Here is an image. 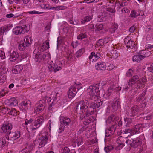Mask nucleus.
I'll return each instance as SVG.
<instances>
[{"label":"nucleus","instance_id":"nucleus-1","mask_svg":"<svg viewBox=\"0 0 153 153\" xmlns=\"http://www.w3.org/2000/svg\"><path fill=\"white\" fill-rule=\"evenodd\" d=\"M87 91L90 96V99L94 102H91V108L93 109L99 108L102 104L103 102L98 99V95H99L100 91L96 86H90L87 89Z\"/></svg>","mask_w":153,"mask_h":153},{"label":"nucleus","instance_id":"nucleus-2","mask_svg":"<svg viewBox=\"0 0 153 153\" xmlns=\"http://www.w3.org/2000/svg\"><path fill=\"white\" fill-rule=\"evenodd\" d=\"M89 103L87 100H84L78 102L76 108V111L77 114L82 115L88 108Z\"/></svg>","mask_w":153,"mask_h":153},{"label":"nucleus","instance_id":"nucleus-3","mask_svg":"<svg viewBox=\"0 0 153 153\" xmlns=\"http://www.w3.org/2000/svg\"><path fill=\"white\" fill-rule=\"evenodd\" d=\"M43 122L42 117L40 116L35 119L34 122L30 126V128L32 130H35L38 129L42 124Z\"/></svg>","mask_w":153,"mask_h":153},{"label":"nucleus","instance_id":"nucleus-4","mask_svg":"<svg viewBox=\"0 0 153 153\" xmlns=\"http://www.w3.org/2000/svg\"><path fill=\"white\" fill-rule=\"evenodd\" d=\"M62 94V91L59 88H57L51 93V97H53V101L51 104V106L55 104L59 99V97Z\"/></svg>","mask_w":153,"mask_h":153},{"label":"nucleus","instance_id":"nucleus-5","mask_svg":"<svg viewBox=\"0 0 153 153\" xmlns=\"http://www.w3.org/2000/svg\"><path fill=\"white\" fill-rule=\"evenodd\" d=\"M46 103V101L45 100L39 101L36 105V108L34 110L35 114H39L42 110H43L45 105Z\"/></svg>","mask_w":153,"mask_h":153},{"label":"nucleus","instance_id":"nucleus-6","mask_svg":"<svg viewBox=\"0 0 153 153\" xmlns=\"http://www.w3.org/2000/svg\"><path fill=\"white\" fill-rule=\"evenodd\" d=\"M49 71L56 72L57 71L61 70V67L55 63H54L52 61H51L48 65Z\"/></svg>","mask_w":153,"mask_h":153},{"label":"nucleus","instance_id":"nucleus-7","mask_svg":"<svg viewBox=\"0 0 153 153\" xmlns=\"http://www.w3.org/2000/svg\"><path fill=\"white\" fill-rule=\"evenodd\" d=\"M124 42L126 47L128 48L132 49L135 46L134 42L129 36L125 38L124 39Z\"/></svg>","mask_w":153,"mask_h":153},{"label":"nucleus","instance_id":"nucleus-8","mask_svg":"<svg viewBox=\"0 0 153 153\" xmlns=\"http://www.w3.org/2000/svg\"><path fill=\"white\" fill-rule=\"evenodd\" d=\"M116 127V125L113 124L109 128L107 129L105 131V137L112 136L114 133Z\"/></svg>","mask_w":153,"mask_h":153},{"label":"nucleus","instance_id":"nucleus-9","mask_svg":"<svg viewBox=\"0 0 153 153\" xmlns=\"http://www.w3.org/2000/svg\"><path fill=\"white\" fill-rule=\"evenodd\" d=\"M76 85L71 86L67 93L68 97L69 98H72L77 93L76 91Z\"/></svg>","mask_w":153,"mask_h":153},{"label":"nucleus","instance_id":"nucleus-10","mask_svg":"<svg viewBox=\"0 0 153 153\" xmlns=\"http://www.w3.org/2000/svg\"><path fill=\"white\" fill-rule=\"evenodd\" d=\"M8 137H7V140L8 141L9 140V137L10 138V140L13 141V140H15L16 139L20 137V134L18 131H17L15 132H10L8 134ZM12 143L13 142V141L11 142Z\"/></svg>","mask_w":153,"mask_h":153},{"label":"nucleus","instance_id":"nucleus-11","mask_svg":"<svg viewBox=\"0 0 153 153\" xmlns=\"http://www.w3.org/2000/svg\"><path fill=\"white\" fill-rule=\"evenodd\" d=\"M25 27L22 26H16L13 30V33L16 35L23 34L25 33Z\"/></svg>","mask_w":153,"mask_h":153},{"label":"nucleus","instance_id":"nucleus-12","mask_svg":"<svg viewBox=\"0 0 153 153\" xmlns=\"http://www.w3.org/2000/svg\"><path fill=\"white\" fill-rule=\"evenodd\" d=\"M5 103L8 106L13 107L17 105L18 101L15 98L13 97L6 100L5 101Z\"/></svg>","mask_w":153,"mask_h":153},{"label":"nucleus","instance_id":"nucleus-13","mask_svg":"<svg viewBox=\"0 0 153 153\" xmlns=\"http://www.w3.org/2000/svg\"><path fill=\"white\" fill-rule=\"evenodd\" d=\"M119 119V117L117 115H110L106 120L107 123H112L113 124L116 125L117 121Z\"/></svg>","mask_w":153,"mask_h":153},{"label":"nucleus","instance_id":"nucleus-14","mask_svg":"<svg viewBox=\"0 0 153 153\" xmlns=\"http://www.w3.org/2000/svg\"><path fill=\"white\" fill-rule=\"evenodd\" d=\"M12 128V125L11 124H3L0 129V132L1 133H6L11 130Z\"/></svg>","mask_w":153,"mask_h":153},{"label":"nucleus","instance_id":"nucleus-15","mask_svg":"<svg viewBox=\"0 0 153 153\" xmlns=\"http://www.w3.org/2000/svg\"><path fill=\"white\" fill-rule=\"evenodd\" d=\"M95 67L97 70L103 71L106 69V65L104 62H99L96 64Z\"/></svg>","mask_w":153,"mask_h":153},{"label":"nucleus","instance_id":"nucleus-16","mask_svg":"<svg viewBox=\"0 0 153 153\" xmlns=\"http://www.w3.org/2000/svg\"><path fill=\"white\" fill-rule=\"evenodd\" d=\"M100 56V54L98 53L92 52L91 53L90 55L89 56V59L90 61L93 62V61H96Z\"/></svg>","mask_w":153,"mask_h":153},{"label":"nucleus","instance_id":"nucleus-17","mask_svg":"<svg viewBox=\"0 0 153 153\" xmlns=\"http://www.w3.org/2000/svg\"><path fill=\"white\" fill-rule=\"evenodd\" d=\"M146 82V79L145 77H143L142 79H139L137 84V88H140L145 87V83Z\"/></svg>","mask_w":153,"mask_h":153},{"label":"nucleus","instance_id":"nucleus-18","mask_svg":"<svg viewBox=\"0 0 153 153\" xmlns=\"http://www.w3.org/2000/svg\"><path fill=\"white\" fill-rule=\"evenodd\" d=\"M142 144L141 139L137 137L132 142L131 146L134 148H136Z\"/></svg>","mask_w":153,"mask_h":153},{"label":"nucleus","instance_id":"nucleus-19","mask_svg":"<svg viewBox=\"0 0 153 153\" xmlns=\"http://www.w3.org/2000/svg\"><path fill=\"white\" fill-rule=\"evenodd\" d=\"M19 56V55L18 52L13 51L10 53L9 59L11 62H14L17 60Z\"/></svg>","mask_w":153,"mask_h":153},{"label":"nucleus","instance_id":"nucleus-20","mask_svg":"<svg viewBox=\"0 0 153 153\" xmlns=\"http://www.w3.org/2000/svg\"><path fill=\"white\" fill-rule=\"evenodd\" d=\"M125 141L126 143L127 144L128 143L129 141H130V140L126 139V137L124 138L123 137L121 136L118 138L117 140V142L119 145H122V146H124V142Z\"/></svg>","mask_w":153,"mask_h":153},{"label":"nucleus","instance_id":"nucleus-21","mask_svg":"<svg viewBox=\"0 0 153 153\" xmlns=\"http://www.w3.org/2000/svg\"><path fill=\"white\" fill-rule=\"evenodd\" d=\"M139 53L143 56V59L145 57H148L151 53V52L148 50L145 49V50H142L139 51Z\"/></svg>","mask_w":153,"mask_h":153},{"label":"nucleus","instance_id":"nucleus-22","mask_svg":"<svg viewBox=\"0 0 153 153\" xmlns=\"http://www.w3.org/2000/svg\"><path fill=\"white\" fill-rule=\"evenodd\" d=\"M142 125L141 124H137L135 125L134 130H133V134H138L140 131V130L142 129Z\"/></svg>","mask_w":153,"mask_h":153},{"label":"nucleus","instance_id":"nucleus-23","mask_svg":"<svg viewBox=\"0 0 153 153\" xmlns=\"http://www.w3.org/2000/svg\"><path fill=\"white\" fill-rule=\"evenodd\" d=\"M7 137L2 138L0 139V148H2L4 147L5 145L7 144L8 143H12L11 142H8L6 141V139H7Z\"/></svg>","mask_w":153,"mask_h":153},{"label":"nucleus","instance_id":"nucleus-24","mask_svg":"<svg viewBox=\"0 0 153 153\" xmlns=\"http://www.w3.org/2000/svg\"><path fill=\"white\" fill-rule=\"evenodd\" d=\"M132 59L133 62H139L143 59V58L139 52L137 55H135L133 56Z\"/></svg>","mask_w":153,"mask_h":153},{"label":"nucleus","instance_id":"nucleus-25","mask_svg":"<svg viewBox=\"0 0 153 153\" xmlns=\"http://www.w3.org/2000/svg\"><path fill=\"white\" fill-rule=\"evenodd\" d=\"M48 139V137L47 136H43L40 139V143L39 145L42 147L44 146L46 143Z\"/></svg>","mask_w":153,"mask_h":153},{"label":"nucleus","instance_id":"nucleus-26","mask_svg":"<svg viewBox=\"0 0 153 153\" xmlns=\"http://www.w3.org/2000/svg\"><path fill=\"white\" fill-rule=\"evenodd\" d=\"M31 105L30 102L29 100H26L21 102V105L23 108L25 109H27Z\"/></svg>","mask_w":153,"mask_h":153},{"label":"nucleus","instance_id":"nucleus-27","mask_svg":"<svg viewBox=\"0 0 153 153\" xmlns=\"http://www.w3.org/2000/svg\"><path fill=\"white\" fill-rule=\"evenodd\" d=\"M60 120L61 123H62L65 125H68L70 122V120L69 118L66 117H64V116L61 117L60 118Z\"/></svg>","mask_w":153,"mask_h":153},{"label":"nucleus","instance_id":"nucleus-28","mask_svg":"<svg viewBox=\"0 0 153 153\" xmlns=\"http://www.w3.org/2000/svg\"><path fill=\"white\" fill-rule=\"evenodd\" d=\"M119 53H118V51L115 49L113 48L111 52L110 55L111 58L115 59L119 55Z\"/></svg>","mask_w":153,"mask_h":153},{"label":"nucleus","instance_id":"nucleus-29","mask_svg":"<svg viewBox=\"0 0 153 153\" xmlns=\"http://www.w3.org/2000/svg\"><path fill=\"white\" fill-rule=\"evenodd\" d=\"M120 102L119 99H118L114 101L112 105L113 109L115 111L116 110L118 107L120 106Z\"/></svg>","mask_w":153,"mask_h":153},{"label":"nucleus","instance_id":"nucleus-30","mask_svg":"<svg viewBox=\"0 0 153 153\" xmlns=\"http://www.w3.org/2000/svg\"><path fill=\"white\" fill-rule=\"evenodd\" d=\"M96 117L94 116H91L89 117V119H86L85 120L84 122V124L85 125H88L91 122H94V120H95Z\"/></svg>","mask_w":153,"mask_h":153},{"label":"nucleus","instance_id":"nucleus-31","mask_svg":"<svg viewBox=\"0 0 153 153\" xmlns=\"http://www.w3.org/2000/svg\"><path fill=\"white\" fill-rule=\"evenodd\" d=\"M42 55L40 52H38L35 55V59L36 62H40L42 60Z\"/></svg>","mask_w":153,"mask_h":153},{"label":"nucleus","instance_id":"nucleus-32","mask_svg":"<svg viewBox=\"0 0 153 153\" xmlns=\"http://www.w3.org/2000/svg\"><path fill=\"white\" fill-rule=\"evenodd\" d=\"M24 42H25L26 46H28L31 44V39L30 36H27L24 38Z\"/></svg>","mask_w":153,"mask_h":153},{"label":"nucleus","instance_id":"nucleus-33","mask_svg":"<svg viewBox=\"0 0 153 153\" xmlns=\"http://www.w3.org/2000/svg\"><path fill=\"white\" fill-rule=\"evenodd\" d=\"M31 148V146H27L19 152V153H30L31 151L30 149Z\"/></svg>","mask_w":153,"mask_h":153},{"label":"nucleus","instance_id":"nucleus-34","mask_svg":"<svg viewBox=\"0 0 153 153\" xmlns=\"http://www.w3.org/2000/svg\"><path fill=\"white\" fill-rule=\"evenodd\" d=\"M139 79V77L137 75H135L133 76L131 80H129V82L131 85L133 84L137 81H138V79Z\"/></svg>","mask_w":153,"mask_h":153},{"label":"nucleus","instance_id":"nucleus-35","mask_svg":"<svg viewBox=\"0 0 153 153\" xmlns=\"http://www.w3.org/2000/svg\"><path fill=\"white\" fill-rule=\"evenodd\" d=\"M92 19V17L91 16H87L82 19L81 20V22L82 24H84L85 22L89 21Z\"/></svg>","mask_w":153,"mask_h":153},{"label":"nucleus","instance_id":"nucleus-36","mask_svg":"<svg viewBox=\"0 0 153 153\" xmlns=\"http://www.w3.org/2000/svg\"><path fill=\"white\" fill-rule=\"evenodd\" d=\"M85 52V49L82 48L79 50L76 53V56L78 58L81 56L83 53Z\"/></svg>","mask_w":153,"mask_h":153},{"label":"nucleus","instance_id":"nucleus-37","mask_svg":"<svg viewBox=\"0 0 153 153\" xmlns=\"http://www.w3.org/2000/svg\"><path fill=\"white\" fill-rule=\"evenodd\" d=\"M114 148L113 146L111 145H108L105 146L104 148V150L107 153L109 152L110 151L112 150Z\"/></svg>","mask_w":153,"mask_h":153},{"label":"nucleus","instance_id":"nucleus-38","mask_svg":"<svg viewBox=\"0 0 153 153\" xmlns=\"http://www.w3.org/2000/svg\"><path fill=\"white\" fill-rule=\"evenodd\" d=\"M77 144L78 146L82 144L83 143V139L82 137H78L76 139Z\"/></svg>","mask_w":153,"mask_h":153},{"label":"nucleus","instance_id":"nucleus-39","mask_svg":"<svg viewBox=\"0 0 153 153\" xmlns=\"http://www.w3.org/2000/svg\"><path fill=\"white\" fill-rule=\"evenodd\" d=\"M140 14L139 13H138V11L136 12L134 10H132L130 15V16L132 18H134Z\"/></svg>","mask_w":153,"mask_h":153},{"label":"nucleus","instance_id":"nucleus-40","mask_svg":"<svg viewBox=\"0 0 153 153\" xmlns=\"http://www.w3.org/2000/svg\"><path fill=\"white\" fill-rule=\"evenodd\" d=\"M103 28V25L102 24H97L96 25L95 28V31H98L102 30Z\"/></svg>","mask_w":153,"mask_h":153},{"label":"nucleus","instance_id":"nucleus-41","mask_svg":"<svg viewBox=\"0 0 153 153\" xmlns=\"http://www.w3.org/2000/svg\"><path fill=\"white\" fill-rule=\"evenodd\" d=\"M134 115L130 116V117H126V118H124V120L125 122H126L127 123H130L132 121V119H133Z\"/></svg>","mask_w":153,"mask_h":153},{"label":"nucleus","instance_id":"nucleus-42","mask_svg":"<svg viewBox=\"0 0 153 153\" xmlns=\"http://www.w3.org/2000/svg\"><path fill=\"white\" fill-rule=\"evenodd\" d=\"M118 25L117 24L114 23L112 27L110 29V31L111 33H114L115 31L118 29Z\"/></svg>","mask_w":153,"mask_h":153},{"label":"nucleus","instance_id":"nucleus-43","mask_svg":"<svg viewBox=\"0 0 153 153\" xmlns=\"http://www.w3.org/2000/svg\"><path fill=\"white\" fill-rule=\"evenodd\" d=\"M26 46L25 43L21 42L19 45V48L20 50H23L25 49Z\"/></svg>","mask_w":153,"mask_h":153},{"label":"nucleus","instance_id":"nucleus-44","mask_svg":"<svg viewBox=\"0 0 153 153\" xmlns=\"http://www.w3.org/2000/svg\"><path fill=\"white\" fill-rule=\"evenodd\" d=\"M113 88V87H110L108 90V92H107V93L105 94L104 95V97L105 98H107L110 95V93L111 92V90Z\"/></svg>","mask_w":153,"mask_h":153},{"label":"nucleus","instance_id":"nucleus-45","mask_svg":"<svg viewBox=\"0 0 153 153\" xmlns=\"http://www.w3.org/2000/svg\"><path fill=\"white\" fill-rule=\"evenodd\" d=\"M8 26L6 27H0V35L3 34L5 30L6 31H7V30H8Z\"/></svg>","mask_w":153,"mask_h":153},{"label":"nucleus","instance_id":"nucleus-46","mask_svg":"<svg viewBox=\"0 0 153 153\" xmlns=\"http://www.w3.org/2000/svg\"><path fill=\"white\" fill-rule=\"evenodd\" d=\"M10 111V115H15L16 114V115H19L20 113L19 112V111H17L15 109H12L11 111H10V110L9 109Z\"/></svg>","mask_w":153,"mask_h":153},{"label":"nucleus","instance_id":"nucleus-47","mask_svg":"<svg viewBox=\"0 0 153 153\" xmlns=\"http://www.w3.org/2000/svg\"><path fill=\"white\" fill-rule=\"evenodd\" d=\"M74 85H76V91L77 92V93L79 92V90L81 89L82 87V84L79 83L78 84H75Z\"/></svg>","mask_w":153,"mask_h":153},{"label":"nucleus","instance_id":"nucleus-48","mask_svg":"<svg viewBox=\"0 0 153 153\" xmlns=\"http://www.w3.org/2000/svg\"><path fill=\"white\" fill-rule=\"evenodd\" d=\"M104 44L103 41L102 39L99 40L96 43V45L98 46H102Z\"/></svg>","mask_w":153,"mask_h":153},{"label":"nucleus","instance_id":"nucleus-49","mask_svg":"<svg viewBox=\"0 0 153 153\" xmlns=\"http://www.w3.org/2000/svg\"><path fill=\"white\" fill-rule=\"evenodd\" d=\"M73 54L71 52L68 53L67 58L69 60H71L73 59Z\"/></svg>","mask_w":153,"mask_h":153},{"label":"nucleus","instance_id":"nucleus-50","mask_svg":"<svg viewBox=\"0 0 153 153\" xmlns=\"http://www.w3.org/2000/svg\"><path fill=\"white\" fill-rule=\"evenodd\" d=\"M138 109L137 108V107H134L132 108L131 109V111L132 114H137V113H136L138 111Z\"/></svg>","mask_w":153,"mask_h":153},{"label":"nucleus","instance_id":"nucleus-51","mask_svg":"<svg viewBox=\"0 0 153 153\" xmlns=\"http://www.w3.org/2000/svg\"><path fill=\"white\" fill-rule=\"evenodd\" d=\"M86 37V35L85 34H80L77 37L78 39H82Z\"/></svg>","mask_w":153,"mask_h":153},{"label":"nucleus","instance_id":"nucleus-52","mask_svg":"<svg viewBox=\"0 0 153 153\" xmlns=\"http://www.w3.org/2000/svg\"><path fill=\"white\" fill-rule=\"evenodd\" d=\"M15 68L17 69L20 72L22 71L23 69V65H16L15 66Z\"/></svg>","mask_w":153,"mask_h":153},{"label":"nucleus","instance_id":"nucleus-53","mask_svg":"<svg viewBox=\"0 0 153 153\" xmlns=\"http://www.w3.org/2000/svg\"><path fill=\"white\" fill-rule=\"evenodd\" d=\"M70 150L67 147H64L63 149L62 153H69Z\"/></svg>","mask_w":153,"mask_h":153},{"label":"nucleus","instance_id":"nucleus-54","mask_svg":"<svg viewBox=\"0 0 153 153\" xmlns=\"http://www.w3.org/2000/svg\"><path fill=\"white\" fill-rule=\"evenodd\" d=\"M124 133L126 134H131L133 133V131L129 129H126L124 131Z\"/></svg>","mask_w":153,"mask_h":153},{"label":"nucleus","instance_id":"nucleus-55","mask_svg":"<svg viewBox=\"0 0 153 153\" xmlns=\"http://www.w3.org/2000/svg\"><path fill=\"white\" fill-rule=\"evenodd\" d=\"M28 12L30 14H41L42 13H43V12H38L36 11H29Z\"/></svg>","mask_w":153,"mask_h":153},{"label":"nucleus","instance_id":"nucleus-56","mask_svg":"<svg viewBox=\"0 0 153 153\" xmlns=\"http://www.w3.org/2000/svg\"><path fill=\"white\" fill-rule=\"evenodd\" d=\"M9 2L10 4H12L14 2L16 3H19L21 0H9Z\"/></svg>","mask_w":153,"mask_h":153},{"label":"nucleus","instance_id":"nucleus-57","mask_svg":"<svg viewBox=\"0 0 153 153\" xmlns=\"http://www.w3.org/2000/svg\"><path fill=\"white\" fill-rule=\"evenodd\" d=\"M131 84V83L130 82H128V85L126 86L125 88H124L123 90L126 91L130 87Z\"/></svg>","mask_w":153,"mask_h":153},{"label":"nucleus","instance_id":"nucleus-58","mask_svg":"<svg viewBox=\"0 0 153 153\" xmlns=\"http://www.w3.org/2000/svg\"><path fill=\"white\" fill-rule=\"evenodd\" d=\"M131 71H132L130 69H129L127 71L126 73V75L128 77H130L132 76V73Z\"/></svg>","mask_w":153,"mask_h":153},{"label":"nucleus","instance_id":"nucleus-59","mask_svg":"<svg viewBox=\"0 0 153 153\" xmlns=\"http://www.w3.org/2000/svg\"><path fill=\"white\" fill-rule=\"evenodd\" d=\"M64 126L62 123V125H60L59 128V133H61L62 131H63L64 129Z\"/></svg>","mask_w":153,"mask_h":153},{"label":"nucleus","instance_id":"nucleus-60","mask_svg":"<svg viewBox=\"0 0 153 153\" xmlns=\"http://www.w3.org/2000/svg\"><path fill=\"white\" fill-rule=\"evenodd\" d=\"M135 27L134 26H131L129 29V31L130 33H133L135 30Z\"/></svg>","mask_w":153,"mask_h":153},{"label":"nucleus","instance_id":"nucleus-61","mask_svg":"<svg viewBox=\"0 0 153 153\" xmlns=\"http://www.w3.org/2000/svg\"><path fill=\"white\" fill-rule=\"evenodd\" d=\"M107 11L112 13H114L115 12V9L110 8H107Z\"/></svg>","mask_w":153,"mask_h":153},{"label":"nucleus","instance_id":"nucleus-62","mask_svg":"<svg viewBox=\"0 0 153 153\" xmlns=\"http://www.w3.org/2000/svg\"><path fill=\"white\" fill-rule=\"evenodd\" d=\"M106 16H99L98 18H100L101 21H104L106 19Z\"/></svg>","mask_w":153,"mask_h":153},{"label":"nucleus","instance_id":"nucleus-63","mask_svg":"<svg viewBox=\"0 0 153 153\" xmlns=\"http://www.w3.org/2000/svg\"><path fill=\"white\" fill-rule=\"evenodd\" d=\"M62 42V41L61 39H60L59 38H58L57 40V48H58L59 46L61 44Z\"/></svg>","mask_w":153,"mask_h":153},{"label":"nucleus","instance_id":"nucleus-64","mask_svg":"<svg viewBox=\"0 0 153 153\" xmlns=\"http://www.w3.org/2000/svg\"><path fill=\"white\" fill-rule=\"evenodd\" d=\"M148 70L151 72H153V63L151 65L150 67L148 68Z\"/></svg>","mask_w":153,"mask_h":153}]
</instances>
